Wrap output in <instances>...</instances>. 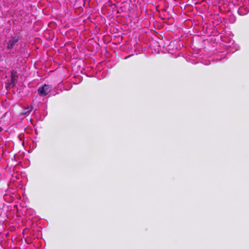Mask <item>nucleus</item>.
Instances as JSON below:
<instances>
[{
  "label": "nucleus",
  "instance_id": "1",
  "mask_svg": "<svg viewBox=\"0 0 249 249\" xmlns=\"http://www.w3.org/2000/svg\"><path fill=\"white\" fill-rule=\"evenodd\" d=\"M38 93L40 96H45L51 91V87L49 85L45 84L42 87L38 89Z\"/></svg>",
  "mask_w": 249,
  "mask_h": 249
},
{
  "label": "nucleus",
  "instance_id": "2",
  "mask_svg": "<svg viewBox=\"0 0 249 249\" xmlns=\"http://www.w3.org/2000/svg\"><path fill=\"white\" fill-rule=\"evenodd\" d=\"M18 78V75L17 71L13 70L11 72L10 80L8 83L9 86L12 87H15L17 82V79Z\"/></svg>",
  "mask_w": 249,
  "mask_h": 249
},
{
  "label": "nucleus",
  "instance_id": "3",
  "mask_svg": "<svg viewBox=\"0 0 249 249\" xmlns=\"http://www.w3.org/2000/svg\"><path fill=\"white\" fill-rule=\"evenodd\" d=\"M19 40V37L18 36L12 37L7 43L6 48L7 50H10L14 48L16 45Z\"/></svg>",
  "mask_w": 249,
  "mask_h": 249
},
{
  "label": "nucleus",
  "instance_id": "4",
  "mask_svg": "<svg viewBox=\"0 0 249 249\" xmlns=\"http://www.w3.org/2000/svg\"><path fill=\"white\" fill-rule=\"evenodd\" d=\"M33 109V107H27L20 113V115L27 116L30 114Z\"/></svg>",
  "mask_w": 249,
  "mask_h": 249
}]
</instances>
